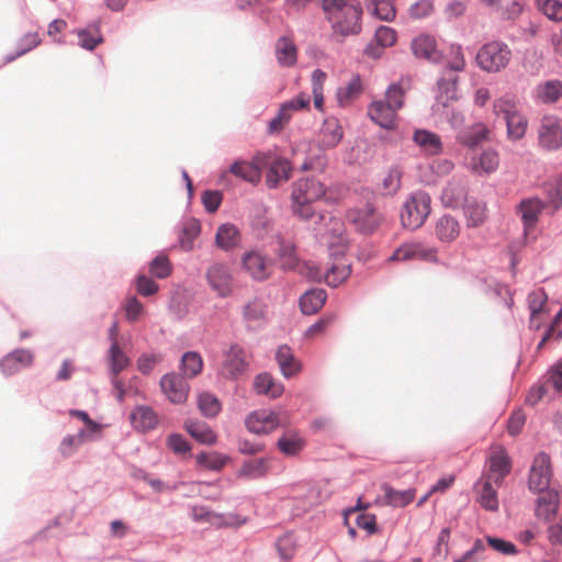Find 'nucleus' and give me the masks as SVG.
I'll use <instances>...</instances> for the list:
<instances>
[{
    "label": "nucleus",
    "instance_id": "58836bf2",
    "mask_svg": "<svg viewBox=\"0 0 562 562\" xmlns=\"http://www.w3.org/2000/svg\"><path fill=\"white\" fill-rule=\"evenodd\" d=\"M254 387L258 394H265L272 398L281 396L284 387L277 382L270 374L261 373L256 376Z\"/></svg>",
    "mask_w": 562,
    "mask_h": 562
},
{
    "label": "nucleus",
    "instance_id": "423d86ee",
    "mask_svg": "<svg viewBox=\"0 0 562 562\" xmlns=\"http://www.w3.org/2000/svg\"><path fill=\"white\" fill-rule=\"evenodd\" d=\"M512 470V461L503 446H493L486 461V469L481 476L493 480L496 486L503 484Z\"/></svg>",
    "mask_w": 562,
    "mask_h": 562
},
{
    "label": "nucleus",
    "instance_id": "69168bd1",
    "mask_svg": "<svg viewBox=\"0 0 562 562\" xmlns=\"http://www.w3.org/2000/svg\"><path fill=\"white\" fill-rule=\"evenodd\" d=\"M167 446L176 454H187L191 451L190 442L180 434H171L167 438Z\"/></svg>",
    "mask_w": 562,
    "mask_h": 562
},
{
    "label": "nucleus",
    "instance_id": "49530a36",
    "mask_svg": "<svg viewBox=\"0 0 562 562\" xmlns=\"http://www.w3.org/2000/svg\"><path fill=\"white\" fill-rule=\"evenodd\" d=\"M362 85L359 77H353L346 87L339 88L337 91V99L340 105L350 103L353 99L360 95Z\"/></svg>",
    "mask_w": 562,
    "mask_h": 562
},
{
    "label": "nucleus",
    "instance_id": "c85d7f7f",
    "mask_svg": "<svg viewBox=\"0 0 562 562\" xmlns=\"http://www.w3.org/2000/svg\"><path fill=\"white\" fill-rule=\"evenodd\" d=\"M463 212L468 227H479L487 220L486 204L475 199L465 200Z\"/></svg>",
    "mask_w": 562,
    "mask_h": 562
},
{
    "label": "nucleus",
    "instance_id": "a19ab883",
    "mask_svg": "<svg viewBox=\"0 0 562 562\" xmlns=\"http://www.w3.org/2000/svg\"><path fill=\"white\" fill-rule=\"evenodd\" d=\"M537 98L544 103L557 102L562 97V82L559 80H549L540 83L537 89Z\"/></svg>",
    "mask_w": 562,
    "mask_h": 562
},
{
    "label": "nucleus",
    "instance_id": "ddd939ff",
    "mask_svg": "<svg viewBox=\"0 0 562 562\" xmlns=\"http://www.w3.org/2000/svg\"><path fill=\"white\" fill-rule=\"evenodd\" d=\"M281 424L278 413L271 409L251 412L245 420L246 428L257 435H268Z\"/></svg>",
    "mask_w": 562,
    "mask_h": 562
},
{
    "label": "nucleus",
    "instance_id": "473e14b6",
    "mask_svg": "<svg viewBox=\"0 0 562 562\" xmlns=\"http://www.w3.org/2000/svg\"><path fill=\"white\" fill-rule=\"evenodd\" d=\"M467 189L461 181L456 179L449 181L442 189L441 201L447 207H457L465 201Z\"/></svg>",
    "mask_w": 562,
    "mask_h": 562
},
{
    "label": "nucleus",
    "instance_id": "ea45409f",
    "mask_svg": "<svg viewBox=\"0 0 562 562\" xmlns=\"http://www.w3.org/2000/svg\"><path fill=\"white\" fill-rule=\"evenodd\" d=\"M239 241V232L233 224H223L216 233V245L225 250L234 248Z\"/></svg>",
    "mask_w": 562,
    "mask_h": 562
},
{
    "label": "nucleus",
    "instance_id": "0e129e2a",
    "mask_svg": "<svg viewBox=\"0 0 562 562\" xmlns=\"http://www.w3.org/2000/svg\"><path fill=\"white\" fill-rule=\"evenodd\" d=\"M539 9L550 20L562 21V2L559 0H544Z\"/></svg>",
    "mask_w": 562,
    "mask_h": 562
},
{
    "label": "nucleus",
    "instance_id": "6e6552de",
    "mask_svg": "<svg viewBox=\"0 0 562 562\" xmlns=\"http://www.w3.org/2000/svg\"><path fill=\"white\" fill-rule=\"evenodd\" d=\"M221 374L226 379H237L248 369L246 351L238 344H232L223 353Z\"/></svg>",
    "mask_w": 562,
    "mask_h": 562
},
{
    "label": "nucleus",
    "instance_id": "f03ea898",
    "mask_svg": "<svg viewBox=\"0 0 562 562\" xmlns=\"http://www.w3.org/2000/svg\"><path fill=\"white\" fill-rule=\"evenodd\" d=\"M323 10L335 32L349 35L361 31L362 9L355 0H323Z\"/></svg>",
    "mask_w": 562,
    "mask_h": 562
},
{
    "label": "nucleus",
    "instance_id": "f8f14e48",
    "mask_svg": "<svg viewBox=\"0 0 562 562\" xmlns=\"http://www.w3.org/2000/svg\"><path fill=\"white\" fill-rule=\"evenodd\" d=\"M310 270L308 276L311 279L316 281L324 279L329 286L334 288L346 281L351 272L350 265L342 257L335 258V261L325 272L321 271L317 267L310 268Z\"/></svg>",
    "mask_w": 562,
    "mask_h": 562
},
{
    "label": "nucleus",
    "instance_id": "5fc2aeb1",
    "mask_svg": "<svg viewBox=\"0 0 562 562\" xmlns=\"http://www.w3.org/2000/svg\"><path fill=\"white\" fill-rule=\"evenodd\" d=\"M195 459L200 465L215 471L221 470L226 462V458L217 452H201L196 454Z\"/></svg>",
    "mask_w": 562,
    "mask_h": 562
},
{
    "label": "nucleus",
    "instance_id": "7c9ffc66",
    "mask_svg": "<svg viewBox=\"0 0 562 562\" xmlns=\"http://www.w3.org/2000/svg\"><path fill=\"white\" fill-rule=\"evenodd\" d=\"M291 164L288 159L276 158L266 177L269 188H277L281 182L288 181L291 176Z\"/></svg>",
    "mask_w": 562,
    "mask_h": 562
},
{
    "label": "nucleus",
    "instance_id": "f257e3e1",
    "mask_svg": "<svg viewBox=\"0 0 562 562\" xmlns=\"http://www.w3.org/2000/svg\"><path fill=\"white\" fill-rule=\"evenodd\" d=\"M411 89L409 79L402 78L392 83L385 98L372 101L368 106L369 117L379 126L392 130L396 125L397 112L404 105L405 93Z\"/></svg>",
    "mask_w": 562,
    "mask_h": 562
},
{
    "label": "nucleus",
    "instance_id": "13d9d810",
    "mask_svg": "<svg viewBox=\"0 0 562 562\" xmlns=\"http://www.w3.org/2000/svg\"><path fill=\"white\" fill-rule=\"evenodd\" d=\"M310 95L302 92L295 98L286 101L283 103L280 108L281 111H283L290 119L292 116V113L299 110L308 109L310 106Z\"/></svg>",
    "mask_w": 562,
    "mask_h": 562
},
{
    "label": "nucleus",
    "instance_id": "aec40b11",
    "mask_svg": "<svg viewBox=\"0 0 562 562\" xmlns=\"http://www.w3.org/2000/svg\"><path fill=\"white\" fill-rule=\"evenodd\" d=\"M34 356L30 350L16 349L0 360V370L7 374H13L21 368L30 367Z\"/></svg>",
    "mask_w": 562,
    "mask_h": 562
},
{
    "label": "nucleus",
    "instance_id": "09e8293b",
    "mask_svg": "<svg viewBox=\"0 0 562 562\" xmlns=\"http://www.w3.org/2000/svg\"><path fill=\"white\" fill-rule=\"evenodd\" d=\"M493 110L496 115L503 114L506 119L518 112L517 99L510 94L503 95L494 101Z\"/></svg>",
    "mask_w": 562,
    "mask_h": 562
},
{
    "label": "nucleus",
    "instance_id": "864d4df0",
    "mask_svg": "<svg viewBox=\"0 0 562 562\" xmlns=\"http://www.w3.org/2000/svg\"><path fill=\"white\" fill-rule=\"evenodd\" d=\"M547 301H548V295L543 289H537V290L532 291L528 295V306H529L530 313H532V314H536V313L549 314V308L547 307Z\"/></svg>",
    "mask_w": 562,
    "mask_h": 562
},
{
    "label": "nucleus",
    "instance_id": "412c9836",
    "mask_svg": "<svg viewBox=\"0 0 562 562\" xmlns=\"http://www.w3.org/2000/svg\"><path fill=\"white\" fill-rule=\"evenodd\" d=\"M519 213L525 226V234L532 231L538 222L544 204L537 198L525 199L519 204Z\"/></svg>",
    "mask_w": 562,
    "mask_h": 562
},
{
    "label": "nucleus",
    "instance_id": "4c0bfd02",
    "mask_svg": "<svg viewBox=\"0 0 562 562\" xmlns=\"http://www.w3.org/2000/svg\"><path fill=\"white\" fill-rule=\"evenodd\" d=\"M375 41L380 47H368L366 49L367 55L378 58L382 54V48L390 47L396 42V32L390 26H380L375 31Z\"/></svg>",
    "mask_w": 562,
    "mask_h": 562
},
{
    "label": "nucleus",
    "instance_id": "7ed1b4c3",
    "mask_svg": "<svg viewBox=\"0 0 562 562\" xmlns=\"http://www.w3.org/2000/svg\"><path fill=\"white\" fill-rule=\"evenodd\" d=\"M325 186L315 179H300L293 186V210L299 216L308 220L313 216L312 203L324 196Z\"/></svg>",
    "mask_w": 562,
    "mask_h": 562
},
{
    "label": "nucleus",
    "instance_id": "dca6fc26",
    "mask_svg": "<svg viewBox=\"0 0 562 562\" xmlns=\"http://www.w3.org/2000/svg\"><path fill=\"white\" fill-rule=\"evenodd\" d=\"M493 480L481 476L474 485L476 502L488 512H497L499 508L497 488Z\"/></svg>",
    "mask_w": 562,
    "mask_h": 562
},
{
    "label": "nucleus",
    "instance_id": "338daca9",
    "mask_svg": "<svg viewBox=\"0 0 562 562\" xmlns=\"http://www.w3.org/2000/svg\"><path fill=\"white\" fill-rule=\"evenodd\" d=\"M87 434L85 430L79 431L77 435L67 436L60 443V451L65 456L71 454L85 441Z\"/></svg>",
    "mask_w": 562,
    "mask_h": 562
},
{
    "label": "nucleus",
    "instance_id": "39448f33",
    "mask_svg": "<svg viewBox=\"0 0 562 562\" xmlns=\"http://www.w3.org/2000/svg\"><path fill=\"white\" fill-rule=\"evenodd\" d=\"M512 59V50L507 44L498 41L482 46L476 55L480 68L487 72H499Z\"/></svg>",
    "mask_w": 562,
    "mask_h": 562
},
{
    "label": "nucleus",
    "instance_id": "a878e982",
    "mask_svg": "<svg viewBox=\"0 0 562 562\" xmlns=\"http://www.w3.org/2000/svg\"><path fill=\"white\" fill-rule=\"evenodd\" d=\"M184 429L193 439L202 445L212 446L217 440L214 430L204 422L189 419L184 423Z\"/></svg>",
    "mask_w": 562,
    "mask_h": 562
},
{
    "label": "nucleus",
    "instance_id": "cd10ccee",
    "mask_svg": "<svg viewBox=\"0 0 562 562\" xmlns=\"http://www.w3.org/2000/svg\"><path fill=\"white\" fill-rule=\"evenodd\" d=\"M276 360L285 378L296 375L302 367L301 362L294 357L292 350L286 345L280 346L276 352Z\"/></svg>",
    "mask_w": 562,
    "mask_h": 562
},
{
    "label": "nucleus",
    "instance_id": "5701e85b",
    "mask_svg": "<svg viewBox=\"0 0 562 562\" xmlns=\"http://www.w3.org/2000/svg\"><path fill=\"white\" fill-rule=\"evenodd\" d=\"M277 447L285 456L294 457L305 447V439L295 429L285 430L277 441Z\"/></svg>",
    "mask_w": 562,
    "mask_h": 562
},
{
    "label": "nucleus",
    "instance_id": "680f3d73",
    "mask_svg": "<svg viewBox=\"0 0 562 562\" xmlns=\"http://www.w3.org/2000/svg\"><path fill=\"white\" fill-rule=\"evenodd\" d=\"M192 518L198 522H210L220 526L222 524V516L209 510L203 506H195L192 508Z\"/></svg>",
    "mask_w": 562,
    "mask_h": 562
},
{
    "label": "nucleus",
    "instance_id": "79ce46f5",
    "mask_svg": "<svg viewBox=\"0 0 562 562\" xmlns=\"http://www.w3.org/2000/svg\"><path fill=\"white\" fill-rule=\"evenodd\" d=\"M198 407L205 417H215L221 412L222 404L214 394L204 392L198 397Z\"/></svg>",
    "mask_w": 562,
    "mask_h": 562
},
{
    "label": "nucleus",
    "instance_id": "c756f323",
    "mask_svg": "<svg viewBox=\"0 0 562 562\" xmlns=\"http://www.w3.org/2000/svg\"><path fill=\"white\" fill-rule=\"evenodd\" d=\"M276 57L282 67H293L297 60V48L293 40L280 37L276 43Z\"/></svg>",
    "mask_w": 562,
    "mask_h": 562
},
{
    "label": "nucleus",
    "instance_id": "6e6d98bb",
    "mask_svg": "<svg viewBox=\"0 0 562 562\" xmlns=\"http://www.w3.org/2000/svg\"><path fill=\"white\" fill-rule=\"evenodd\" d=\"M414 260L426 262H437L438 251L435 247L427 246L423 243H412Z\"/></svg>",
    "mask_w": 562,
    "mask_h": 562
},
{
    "label": "nucleus",
    "instance_id": "72a5a7b5",
    "mask_svg": "<svg viewBox=\"0 0 562 562\" xmlns=\"http://www.w3.org/2000/svg\"><path fill=\"white\" fill-rule=\"evenodd\" d=\"M327 294L323 289H314L305 292L300 299L301 311L312 315L318 312L325 304Z\"/></svg>",
    "mask_w": 562,
    "mask_h": 562
},
{
    "label": "nucleus",
    "instance_id": "9d476101",
    "mask_svg": "<svg viewBox=\"0 0 562 562\" xmlns=\"http://www.w3.org/2000/svg\"><path fill=\"white\" fill-rule=\"evenodd\" d=\"M347 220L362 234L373 233L382 222L381 214L371 204L356 207L347 213Z\"/></svg>",
    "mask_w": 562,
    "mask_h": 562
},
{
    "label": "nucleus",
    "instance_id": "20e7f679",
    "mask_svg": "<svg viewBox=\"0 0 562 562\" xmlns=\"http://www.w3.org/2000/svg\"><path fill=\"white\" fill-rule=\"evenodd\" d=\"M431 199L429 194L417 191L411 194L401 211V222L404 227L416 229L419 228L430 214Z\"/></svg>",
    "mask_w": 562,
    "mask_h": 562
},
{
    "label": "nucleus",
    "instance_id": "8fccbe9b",
    "mask_svg": "<svg viewBox=\"0 0 562 562\" xmlns=\"http://www.w3.org/2000/svg\"><path fill=\"white\" fill-rule=\"evenodd\" d=\"M403 171L398 166L391 167L382 180V189L385 194L396 193L402 183Z\"/></svg>",
    "mask_w": 562,
    "mask_h": 562
},
{
    "label": "nucleus",
    "instance_id": "f3484780",
    "mask_svg": "<svg viewBox=\"0 0 562 562\" xmlns=\"http://www.w3.org/2000/svg\"><path fill=\"white\" fill-rule=\"evenodd\" d=\"M160 387L170 402L175 404L184 403L189 394V384L176 373H168L161 378Z\"/></svg>",
    "mask_w": 562,
    "mask_h": 562
},
{
    "label": "nucleus",
    "instance_id": "bb28decb",
    "mask_svg": "<svg viewBox=\"0 0 562 562\" xmlns=\"http://www.w3.org/2000/svg\"><path fill=\"white\" fill-rule=\"evenodd\" d=\"M412 49L416 57L430 61H437L440 57L436 40L429 35H419L414 38Z\"/></svg>",
    "mask_w": 562,
    "mask_h": 562
},
{
    "label": "nucleus",
    "instance_id": "c9c22d12",
    "mask_svg": "<svg viewBox=\"0 0 562 562\" xmlns=\"http://www.w3.org/2000/svg\"><path fill=\"white\" fill-rule=\"evenodd\" d=\"M382 490L384 492V505L404 507L411 504L415 498V490L412 488L398 491L387 484H384L382 485Z\"/></svg>",
    "mask_w": 562,
    "mask_h": 562
},
{
    "label": "nucleus",
    "instance_id": "b1692460",
    "mask_svg": "<svg viewBox=\"0 0 562 562\" xmlns=\"http://www.w3.org/2000/svg\"><path fill=\"white\" fill-rule=\"evenodd\" d=\"M133 427L140 432L153 430L158 425L157 414L148 406H137L130 415Z\"/></svg>",
    "mask_w": 562,
    "mask_h": 562
},
{
    "label": "nucleus",
    "instance_id": "f704fd0d",
    "mask_svg": "<svg viewBox=\"0 0 562 562\" xmlns=\"http://www.w3.org/2000/svg\"><path fill=\"white\" fill-rule=\"evenodd\" d=\"M367 11L381 21L391 22L395 19L396 9L392 0H367Z\"/></svg>",
    "mask_w": 562,
    "mask_h": 562
},
{
    "label": "nucleus",
    "instance_id": "6ab92c4d",
    "mask_svg": "<svg viewBox=\"0 0 562 562\" xmlns=\"http://www.w3.org/2000/svg\"><path fill=\"white\" fill-rule=\"evenodd\" d=\"M262 164L260 156H257L254 161L236 160L229 167V172L244 181L256 184L261 179L260 165Z\"/></svg>",
    "mask_w": 562,
    "mask_h": 562
},
{
    "label": "nucleus",
    "instance_id": "1a4fd4ad",
    "mask_svg": "<svg viewBox=\"0 0 562 562\" xmlns=\"http://www.w3.org/2000/svg\"><path fill=\"white\" fill-rule=\"evenodd\" d=\"M241 268L255 281H265L272 274L271 259L256 250L241 256Z\"/></svg>",
    "mask_w": 562,
    "mask_h": 562
},
{
    "label": "nucleus",
    "instance_id": "9b49d317",
    "mask_svg": "<svg viewBox=\"0 0 562 562\" xmlns=\"http://www.w3.org/2000/svg\"><path fill=\"white\" fill-rule=\"evenodd\" d=\"M206 280L211 289L220 297H228L234 291V278L231 269L224 263H214L206 271Z\"/></svg>",
    "mask_w": 562,
    "mask_h": 562
},
{
    "label": "nucleus",
    "instance_id": "4d7b16f0",
    "mask_svg": "<svg viewBox=\"0 0 562 562\" xmlns=\"http://www.w3.org/2000/svg\"><path fill=\"white\" fill-rule=\"evenodd\" d=\"M149 271L156 278L164 279L171 273L172 266L167 256L159 255L150 262Z\"/></svg>",
    "mask_w": 562,
    "mask_h": 562
},
{
    "label": "nucleus",
    "instance_id": "37998d69",
    "mask_svg": "<svg viewBox=\"0 0 562 562\" xmlns=\"http://www.w3.org/2000/svg\"><path fill=\"white\" fill-rule=\"evenodd\" d=\"M268 469L269 461L267 459H254L241 465L239 475L248 479H258L266 475Z\"/></svg>",
    "mask_w": 562,
    "mask_h": 562
},
{
    "label": "nucleus",
    "instance_id": "e433bc0d",
    "mask_svg": "<svg viewBox=\"0 0 562 562\" xmlns=\"http://www.w3.org/2000/svg\"><path fill=\"white\" fill-rule=\"evenodd\" d=\"M488 130L484 124H474L457 135L460 144L469 147L470 149L482 143L487 137Z\"/></svg>",
    "mask_w": 562,
    "mask_h": 562
},
{
    "label": "nucleus",
    "instance_id": "c03bdc74",
    "mask_svg": "<svg viewBox=\"0 0 562 562\" xmlns=\"http://www.w3.org/2000/svg\"><path fill=\"white\" fill-rule=\"evenodd\" d=\"M203 368L202 357L194 351H188L182 356L181 370L188 378H194Z\"/></svg>",
    "mask_w": 562,
    "mask_h": 562
},
{
    "label": "nucleus",
    "instance_id": "a18cd8bd",
    "mask_svg": "<svg viewBox=\"0 0 562 562\" xmlns=\"http://www.w3.org/2000/svg\"><path fill=\"white\" fill-rule=\"evenodd\" d=\"M109 361L113 376H117V374L130 364L128 357L121 349L119 344L111 345L109 350Z\"/></svg>",
    "mask_w": 562,
    "mask_h": 562
},
{
    "label": "nucleus",
    "instance_id": "2f4dec72",
    "mask_svg": "<svg viewBox=\"0 0 562 562\" xmlns=\"http://www.w3.org/2000/svg\"><path fill=\"white\" fill-rule=\"evenodd\" d=\"M538 493L540 496L537 501L536 514L538 517L548 520L557 514L559 507V495L557 492L549 488L544 492Z\"/></svg>",
    "mask_w": 562,
    "mask_h": 562
},
{
    "label": "nucleus",
    "instance_id": "774afa93",
    "mask_svg": "<svg viewBox=\"0 0 562 562\" xmlns=\"http://www.w3.org/2000/svg\"><path fill=\"white\" fill-rule=\"evenodd\" d=\"M549 395V387L546 383L540 382L539 384L532 386L527 396L526 403L530 406L537 405L540 401Z\"/></svg>",
    "mask_w": 562,
    "mask_h": 562
},
{
    "label": "nucleus",
    "instance_id": "603ef678",
    "mask_svg": "<svg viewBox=\"0 0 562 562\" xmlns=\"http://www.w3.org/2000/svg\"><path fill=\"white\" fill-rule=\"evenodd\" d=\"M266 305L259 299H252L243 307L244 318L248 322H256L265 317Z\"/></svg>",
    "mask_w": 562,
    "mask_h": 562
},
{
    "label": "nucleus",
    "instance_id": "e2e57ef3",
    "mask_svg": "<svg viewBox=\"0 0 562 562\" xmlns=\"http://www.w3.org/2000/svg\"><path fill=\"white\" fill-rule=\"evenodd\" d=\"M487 544L496 552L504 555H514L517 553L516 546L501 538L487 536L486 538Z\"/></svg>",
    "mask_w": 562,
    "mask_h": 562
},
{
    "label": "nucleus",
    "instance_id": "de8ad7c7",
    "mask_svg": "<svg viewBox=\"0 0 562 562\" xmlns=\"http://www.w3.org/2000/svg\"><path fill=\"white\" fill-rule=\"evenodd\" d=\"M507 124V134L512 139H520L527 130V120L519 111L505 119Z\"/></svg>",
    "mask_w": 562,
    "mask_h": 562
},
{
    "label": "nucleus",
    "instance_id": "4be33fe9",
    "mask_svg": "<svg viewBox=\"0 0 562 562\" xmlns=\"http://www.w3.org/2000/svg\"><path fill=\"white\" fill-rule=\"evenodd\" d=\"M342 136L344 132L339 121L336 117H328L321 128L319 144L323 148L330 149L340 143Z\"/></svg>",
    "mask_w": 562,
    "mask_h": 562
},
{
    "label": "nucleus",
    "instance_id": "a211bd4d",
    "mask_svg": "<svg viewBox=\"0 0 562 562\" xmlns=\"http://www.w3.org/2000/svg\"><path fill=\"white\" fill-rule=\"evenodd\" d=\"M413 142L426 156H438L443 151L441 137L428 130L418 128L413 133Z\"/></svg>",
    "mask_w": 562,
    "mask_h": 562
},
{
    "label": "nucleus",
    "instance_id": "2eb2a0df",
    "mask_svg": "<svg viewBox=\"0 0 562 562\" xmlns=\"http://www.w3.org/2000/svg\"><path fill=\"white\" fill-rule=\"evenodd\" d=\"M539 143L546 149L562 147V127L554 116H544L539 128Z\"/></svg>",
    "mask_w": 562,
    "mask_h": 562
},
{
    "label": "nucleus",
    "instance_id": "3c124183",
    "mask_svg": "<svg viewBox=\"0 0 562 562\" xmlns=\"http://www.w3.org/2000/svg\"><path fill=\"white\" fill-rule=\"evenodd\" d=\"M200 234V224L191 221L184 224L180 235V246L183 250L189 251L193 248V241Z\"/></svg>",
    "mask_w": 562,
    "mask_h": 562
},
{
    "label": "nucleus",
    "instance_id": "052dcab7",
    "mask_svg": "<svg viewBox=\"0 0 562 562\" xmlns=\"http://www.w3.org/2000/svg\"><path fill=\"white\" fill-rule=\"evenodd\" d=\"M543 379L548 387L552 386L555 392H562V359L549 369Z\"/></svg>",
    "mask_w": 562,
    "mask_h": 562
},
{
    "label": "nucleus",
    "instance_id": "bf43d9fd",
    "mask_svg": "<svg viewBox=\"0 0 562 562\" xmlns=\"http://www.w3.org/2000/svg\"><path fill=\"white\" fill-rule=\"evenodd\" d=\"M279 257L284 269H293L297 263L295 247L291 243H281L279 248Z\"/></svg>",
    "mask_w": 562,
    "mask_h": 562
},
{
    "label": "nucleus",
    "instance_id": "393cba45",
    "mask_svg": "<svg viewBox=\"0 0 562 562\" xmlns=\"http://www.w3.org/2000/svg\"><path fill=\"white\" fill-rule=\"evenodd\" d=\"M461 232L460 223L450 215H442L435 225V235L442 243H452Z\"/></svg>",
    "mask_w": 562,
    "mask_h": 562
},
{
    "label": "nucleus",
    "instance_id": "4468645a",
    "mask_svg": "<svg viewBox=\"0 0 562 562\" xmlns=\"http://www.w3.org/2000/svg\"><path fill=\"white\" fill-rule=\"evenodd\" d=\"M499 165L498 154L493 149L476 155L473 150L464 157V166L474 175L494 172Z\"/></svg>",
    "mask_w": 562,
    "mask_h": 562
},
{
    "label": "nucleus",
    "instance_id": "0eeeda50",
    "mask_svg": "<svg viewBox=\"0 0 562 562\" xmlns=\"http://www.w3.org/2000/svg\"><path fill=\"white\" fill-rule=\"evenodd\" d=\"M553 476V470L550 457L544 452L535 456L529 475L528 486L533 492H544L549 488Z\"/></svg>",
    "mask_w": 562,
    "mask_h": 562
}]
</instances>
